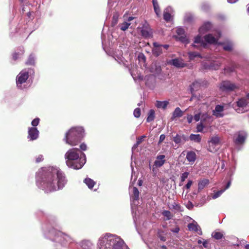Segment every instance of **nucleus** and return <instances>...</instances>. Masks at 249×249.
Here are the masks:
<instances>
[{
  "instance_id": "nucleus-25",
  "label": "nucleus",
  "mask_w": 249,
  "mask_h": 249,
  "mask_svg": "<svg viewBox=\"0 0 249 249\" xmlns=\"http://www.w3.org/2000/svg\"><path fill=\"white\" fill-rule=\"evenodd\" d=\"M142 36L145 38H150L152 36V32L149 28L144 27L141 30Z\"/></svg>"
},
{
  "instance_id": "nucleus-41",
  "label": "nucleus",
  "mask_w": 249,
  "mask_h": 249,
  "mask_svg": "<svg viewBox=\"0 0 249 249\" xmlns=\"http://www.w3.org/2000/svg\"><path fill=\"white\" fill-rule=\"evenodd\" d=\"M173 141L177 144H183L180 134H177L175 137H174Z\"/></svg>"
},
{
  "instance_id": "nucleus-59",
  "label": "nucleus",
  "mask_w": 249,
  "mask_h": 249,
  "mask_svg": "<svg viewBox=\"0 0 249 249\" xmlns=\"http://www.w3.org/2000/svg\"><path fill=\"white\" fill-rule=\"evenodd\" d=\"M194 120L196 122H198V121H199V120H200L201 114L200 113H197V114H195V116H194Z\"/></svg>"
},
{
  "instance_id": "nucleus-12",
  "label": "nucleus",
  "mask_w": 249,
  "mask_h": 249,
  "mask_svg": "<svg viewBox=\"0 0 249 249\" xmlns=\"http://www.w3.org/2000/svg\"><path fill=\"white\" fill-rule=\"evenodd\" d=\"M39 132L36 127H30L28 129L27 138L30 141L36 140L39 136Z\"/></svg>"
},
{
  "instance_id": "nucleus-6",
  "label": "nucleus",
  "mask_w": 249,
  "mask_h": 249,
  "mask_svg": "<svg viewBox=\"0 0 249 249\" xmlns=\"http://www.w3.org/2000/svg\"><path fill=\"white\" fill-rule=\"evenodd\" d=\"M221 36V33L219 31H216L214 33L206 35L204 36V41L201 36L197 35L194 38V43L192 44V46L194 48L200 49V48L202 47L205 48L207 46V43L217 44V41Z\"/></svg>"
},
{
  "instance_id": "nucleus-44",
  "label": "nucleus",
  "mask_w": 249,
  "mask_h": 249,
  "mask_svg": "<svg viewBox=\"0 0 249 249\" xmlns=\"http://www.w3.org/2000/svg\"><path fill=\"white\" fill-rule=\"evenodd\" d=\"M162 214L166 217V220H169L171 219L172 217V214L171 212L169 211L165 210L163 211L162 213Z\"/></svg>"
},
{
  "instance_id": "nucleus-13",
  "label": "nucleus",
  "mask_w": 249,
  "mask_h": 249,
  "mask_svg": "<svg viewBox=\"0 0 249 249\" xmlns=\"http://www.w3.org/2000/svg\"><path fill=\"white\" fill-rule=\"evenodd\" d=\"M132 189L133 194L131 196L132 199V203H131V205H136L137 204H136V202L139 199V192L138 189L135 187H133ZM134 209V206H132V213H133Z\"/></svg>"
},
{
  "instance_id": "nucleus-35",
  "label": "nucleus",
  "mask_w": 249,
  "mask_h": 249,
  "mask_svg": "<svg viewBox=\"0 0 249 249\" xmlns=\"http://www.w3.org/2000/svg\"><path fill=\"white\" fill-rule=\"evenodd\" d=\"M201 85L200 81H196L195 82H193L192 84L190 86V89L191 92L192 93L196 89L200 86Z\"/></svg>"
},
{
  "instance_id": "nucleus-54",
  "label": "nucleus",
  "mask_w": 249,
  "mask_h": 249,
  "mask_svg": "<svg viewBox=\"0 0 249 249\" xmlns=\"http://www.w3.org/2000/svg\"><path fill=\"white\" fill-rule=\"evenodd\" d=\"M43 156L42 155H39L37 156L36 159V161L37 163H39L41 161H42L43 160Z\"/></svg>"
},
{
  "instance_id": "nucleus-39",
  "label": "nucleus",
  "mask_w": 249,
  "mask_h": 249,
  "mask_svg": "<svg viewBox=\"0 0 249 249\" xmlns=\"http://www.w3.org/2000/svg\"><path fill=\"white\" fill-rule=\"evenodd\" d=\"M176 37L178 40L185 44H188L189 43V39L186 37L185 35L176 36Z\"/></svg>"
},
{
  "instance_id": "nucleus-62",
  "label": "nucleus",
  "mask_w": 249,
  "mask_h": 249,
  "mask_svg": "<svg viewBox=\"0 0 249 249\" xmlns=\"http://www.w3.org/2000/svg\"><path fill=\"white\" fill-rule=\"evenodd\" d=\"M20 58L19 56L18 55V53H15L13 54V59L14 60H17Z\"/></svg>"
},
{
  "instance_id": "nucleus-52",
  "label": "nucleus",
  "mask_w": 249,
  "mask_h": 249,
  "mask_svg": "<svg viewBox=\"0 0 249 249\" xmlns=\"http://www.w3.org/2000/svg\"><path fill=\"white\" fill-rule=\"evenodd\" d=\"M189 175V173L187 172H184L182 173L180 177V180L181 182H183L187 178Z\"/></svg>"
},
{
  "instance_id": "nucleus-20",
  "label": "nucleus",
  "mask_w": 249,
  "mask_h": 249,
  "mask_svg": "<svg viewBox=\"0 0 249 249\" xmlns=\"http://www.w3.org/2000/svg\"><path fill=\"white\" fill-rule=\"evenodd\" d=\"M188 228L189 231H193L197 232L199 235L202 234V232L200 229L199 226L196 223H189L188 225Z\"/></svg>"
},
{
  "instance_id": "nucleus-43",
  "label": "nucleus",
  "mask_w": 249,
  "mask_h": 249,
  "mask_svg": "<svg viewBox=\"0 0 249 249\" xmlns=\"http://www.w3.org/2000/svg\"><path fill=\"white\" fill-rule=\"evenodd\" d=\"M193 19V16L190 13H187L185 15L184 17V20L185 22L190 23L192 22Z\"/></svg>"
},
{
  "instance_id": "nucleus-57",
  "label": "nucleus",
  "mask_w": 249,
  "mask_h": 249,
  "mask_svg": "<svg viewBox=\"0 0 249 249\" xmlns=\"http://www.w3.org/2000/svg\"><path fill=\"white\" fill-rule=\"evenodd\" d=\"M87 149V145L85 143H82L80 145V150L83 152V151H86Z\"/></svg>"
},
{
  "instance_id": "nucleus-63",
  "label": "nucleus",
  "mask_w": 249,
  "mask_h": 249,
  "mask_svg": "<svg viewBox=\"0 0 249 249\" xmlns=\"http://www.w3.org/2000/svg\"><path fill=\"white\" fill-rule=\"evenodd\" d=\"M171 231L174 233H178L179 231V228L178 227H176L175 228L171 229Z\"/></svg>"
},
{
  "instance_id": "nucleus-49",
  "label": "nucleus",
  "mask_w": 249,
  "mask_h": 249,
  "mask_svg": "<svg viewBox=\"0 0 249 249\" xmlns=\"http://www.w3.org/2000/svg\"><path fill=\"white\" fill-rule=\"evenodd\" d=\"M40 119L39 118H36L34 119L31 122V124L33 127H36L39 123Z\"/></svg>"
},
{
  "instance_id": "nucleus-64",
  "label": "nucleus",
  "mask_w": 249,
  "mask_h": 249,
  "mask_svg": "<svg viewBox=\"0 0 249 249\" xmlns=\"http://www.w3.org/2000/svg\"><path fill=\"white\" fill-rule=\"evenodd\" d=\"M192 184V181L189 180L187 183L185 185V187L186 189H188L190 188Z\"/></svg>"
},
{
  "instance_id": "nucleus-33",
  "label": "nucleus",
  "mask_w": 249,
  "mask_h": 249,
  "mask_svg": "<svg viewBox=\"0 0 249 249\" xmlns=\"http://www.w3.org/2000/svg\"><path fill=\"white\" fill-rule=\"evenodd\" d=\"M231 65V66H226L224 68V70L228 72H231L234 71L236 68V64L233 62H228Z\"/></svg>"
},
{
  "instance_id": "nucleus-17",
  "label": "nucleus",
  "mask_w": 249,
  "mask_h": 249,
  "mask_svg": "<svg viewBox=\"0 0 249 249\" xmlns=\"http://www.w3.org/2000/svg\"><path fill=\"white\" fill-rule=\"evenodd\" d=\"M165 156L163 155H158L157 157L156 160L154 162V166L156 167L162 166L165 162Z\"/></svg>"
},
{
  "instance_id": "nucleus-19",
  "label": "nucleus",
  "mask_w": 249,
  "mask_h": 249,
  "mask_svg": "<svg viewBox=\"0 0 249 249\" xmlns=\"http://www.w3.org/2000/svg\"><path fill=\"white\" fill-rule=\"evenodd\" d=\"M170 64L178 68H183L186 66V64L182 59L178 58L172 59L170 62Z\"/></svg>"
},
{
  "instance_id": "nucleus-28",
  "label": "nucleus",
  "mask_w": 249,
  "mask_h": 249,
  "mask_svg": "<svg viewBox=\"0 0 249 249\" xmlns=\"http://www.w3.org/2000/svg\"><path fill=\"white\" fill-rule=\"evenodd\" d=\"M189 139L195 142L199 143L201 141V137L199 134H191L189 136Z\"/></svg>"
},
{
  "instance_id": "nucleus-5",
  "label": "nucleus",
  "mask_w": 249,
  "mask_h": 249,
  "mask_svg": "<svg viewBox=\"0 0 249 249\" xmlns=\"http://www.w3.org/2000/svg\"><path fill=\"white\" fill-rule=\"evenodd\" d=\"M85 136V132L83 127H72L66 133L63 141L67 144L75 146L81 141Z\"/></svg>"
},
{
  "instance_id": "nucleus-1",
  "label": "nucleus",
  "mask_w": 249,
  "mask_h": 249,
  "mask_svg": "<svg viewBox=\"0 0 249 249\" xmlns=\"http://www.w3.org/2000/svg\"><path fill=\"white\" fill-rule=\"evenodd\" d=\"M67 181L65 174L56 167H43L36 173V185L46 193L63 189Z\"/></svg>"
},
{
  "instance_id": "nucleus-30",
  "label": "nucleus",
  "mask_w": 249,
  "mask_h": 249,
  "mask_svg": "<svg viewBox=\"0 0 249 249\" xmlns=\"http://www.w3.org/2000/svg\"><path fill=\"white\" fill-rule=\"evenodd\" d=\"M36 62V56L35 55L32 53L31 54L26 62V64L27 65H34L35 64Z\"/></svg>"
},
{
  "instance_id": "nucleus-26",
  "label": "nucleus",
  "mask_w": 249,
  "mask_h": 249,
  "mask_svg": "<svg viewBox=\"0 0 249 249\" xmlns=\"http://www.w3.org/2000/svg\"><path fill=\"white\" fill-rule=\"evenodd\" d=\"M183 115V111L180 109V108L178 107H176L174 111L172 116V120H174L176 118L180 117Z\"/></svg>"
},
{
  "instance_id": "nucleus-48",
  "label": "nucleus",
  "mask_w": 249,
  "mask_h": 249,
  "mask_svg": "<svg viewBox=\"0 0 249 249\" xmlns=\"http://www.w3.org/2000/svg\"><path fill=\"white\" fill-rule=\"evenodd\" d=\"M141 114V111L140 108H136L134 109L133 112V115L135 117L138 118L140 117Z\"/></svg>"
},
{
  "instance_id": "nucleus-8",
  "label": "nucleus",
  "mask_w": 249,
  "mask_h": 249,
  "mask_svg": "<svg viewBox=\"0 0 249 249\" xmlns=\"http://www.w3.org/2000/svg\"><path fill=\"white\" fill-rule=\"evenodd\" d=\"M239 86L230 81H223L219 85V89L221 91L229 92L238 89Z\"/></svg>"
},
{
  "instance_id": "nucleus-47",
  "label": "nucleus",
  "mask_w": 249,
  "mask_h": 249,
  "mask_svg": "<svg viewBox=\"0 0 249 249\" xmlns=\"http://www.w3.org/2000/svg\"><path fill=\"white\" fill-rule=\"evenodd\" d=\"M225 191V189H222L215 193L212 196L213 199H214L219 197Z\"/></svg>"
},
{
  "instance_id": "nucleus-24",
  "label": "nucleus",
  "mask_w": 249,
  "mask_h": 249,
  "mask_svg": "<svg viewBox=\"0 0 249 249\" xmlns=\"http://www.w3.org/2000/svg\"><path fill=\"white\" fill-rule=\"evenodd\" d=\"M186 159L190 162H194L196 160V156L195 152L188 151L186 154Z\"/></svg>"
},
{
  "instance_id": "nucleus-9",
  "label": "nucleus",
  "mask_w": 249,
  "mask_h": 249,
  "mask_svg": "<svg viewBox=\"0 0 249 249\" xmlns=\"http://www.w3.org/2000/svg\"><path fill=\"white\" fill-rule=\"evenodd\" d=\"M247 138V133L244 131H241L235 134L233 138L234 142L236 145L243 144Z\"/></svg>"
},
{
  "instance_id": "nucleus-36",
  "label": "nucleus",
  "mask_w": 249,
  "mask_h": 249,
  "mask_svg": "<svg viewBox=\"0 0 249 249\" xmlns=\"http://www.w3.org/2000/svg\"><path fill=\"white\" fill-rule=\"evenodd\" d=\"M189 59L191 60L194 59L196 57L201 58L200 54L199 53L196 52H190L188 53Z\"/></svg>"
},
{
  "instance_id": "nucleus-61",
  "label": "nucleus",
  "mask_w": 249,
  "mask_h": 249,
  "mask_svg": "<svg viewBox=\"0 0 249 249\" xmlns=\"http://www.w3.org/2000/svg\"><path fill=\"white\" fill-rule=\"evenodd\" d=\"M193 119V117L191 115H188L187 116V122L189 124H190L192 122Z\"/></svg>"
},
{
  "instance_id": "nucleus-27",
  "label": "nucleus",
  "mask_w": 249,
  "mask_h": 249,
  "mask_svg": "<svg viewBox=\"0 0 249 249\" xmlns=\"http://www.w3.org/2000/svg\"><path fill=\"white\" fill-rule=\"evenodd\" d=\"M209 183V180L208 179L204 178L200 180L198 184V189L199 190H201L204 189V188L207 186Z\"/></svg>"
},
{
  "instance_id": "nucleus-11",
  "label": "nucleus",
  "mask_w": 249,
  "mask_h": 249,
  "mask_svg": "<svg viewBox=\"0 0 249 249\" xmlns=\"http://www.w3.org/2000/svg\"><path fill=\"white\" fill-rule=\"evenodd\" d=\"M108 54L111 56L118 63L124 64V58L123 57V53L121 51H109Z\"/></svg>"
},
{
  "instance_id": "nucleus-23",
  "label": "nucleus",
  "mask_w": 249,
  "mask_h": 249,
  "mask_svg": "<svg viewBox=\"0 0 249 249\" xmlns=\"http://www.w3.org/2000/svg\"><path fill=\"white\" fill-rule=\"evenodd\" d=\"M172 11L171 7L168 6L165 9L163 12V18L166 21L170 20L171 18V13Z\"/></svg>"
},
{
  "instance_id": "nucleus-56",
  "label": "nucleus",
  "mask_w": 249,
  "mask_h": 249,
  "mask_svg": "<svg viewBox=\"0 0 249 249\" xmlns=\"http://www.w3.org/2000/svg\"><path fill=\"white\" fill-rule=\"evenodd\" d=\"M165 139V135L164 134H161L160 136L159 141L158 142V145H160L161 144V142H163V141Z\"/></svg>"
},
{
  "instance_id": "nucleus-46",
  "label": "nucleus",
  "mask_w": 249,
  "mask_h": 249,
  "mask_svg": "<svg viewBox=\"0 0 249 249\" xmlns=\"http://www.w3.org/2000/svg\"><path fill=\"white\" fill-rule=\"evenodd\" d=\"M201 8L202 11L207 12L210 9V6L209 3L204 2L201 4Z\"/></svg>"
},
{
  "instance_id": "nucleus-4",
  "label": "nucleus",
  "mask_w": 249,
  "mask_h": 249,
  "mask_svg": "<svg viewBox=\"0 0 249 249\" xmlns=\"http://www.w3.org/2000/svg\"><path fill=\"white\" fill-rule=\"evenodd\" d=\"M44 236L53 242L58 243L62 246H66L68 244L73 243L74 240L71 235L57 231L55 229L52 228L47 229L46 226L43 228Z\"/></svg>"
},
{
  "instance_id": "nucleus-60",
  "label": "nucleus",
  "mask_w": 249,
  "mask_h": 249,
  "mask_svg": "<svg viewBox=\"0 0 249 249\" xmlns=\"http://www.w3.org/2000/svg\"><path fill=\"white\" fill-rule=\"evenodd\" d=\"M208 117V115L207 114H202V115H201V118H200L201 122H200L203 123L205 121L206 119Z\"/></svg>"
},
{
  "instance_id": "nucleus-16",
  "label": "nucleus",
  "mask_w": 249,
  "mask_h": 249,
  "mask_svg": "<svg viewBox=\"0 0 249 249\" xmlns=\"http://www.w3.org/2000/svg\"><path fill=\"white\" fill-rule=\"evenodd\" d=\"M134 17H129L128 18L127 20L126 21H124L122 23L119 24L120 29L124 31L126 30L129 28V27L131 25L132 23L131 22V21L134 20Z\"/></svg>"
},
{
  "instance_id": "nucleus-55",
  "label": "nucleus",
  "mask_w": 249,
  "mask_h": 249,
  "mask_svg": "<svg viewBox=\"0 0 249 249\" xmlns=\"http://www.w3.org/2000/svg\"><path fill=\"white\" fill-rule=\"evenodd\" d=\"M18 55L20 58L23 54L24 53V50L23 47H21L19 48V51L17 52Z\"/></svg>"
},
{
  "instance_id": "nucleus-7",
  "label": "nucleus",
  "mask_w": 249,
  "mask_h": 249,
  "mask_svg": "<svg viewBox=\"0 0 249 249\" xmlns=\"http://www.w3.org/2000/svg\"><path fill=\"white\" fill-rule=\"evenodd\" d=\"M34 70L27 68L22 70L16 77V85L18 89H24L27 88L29 75L34 73Z\"/></svg>"
},
{
  "instance_id": "nucleus-53",
  "label": "nucleus",
  "mask_w": 249,
  "mask_h": 249,
  "mask_svg": "<svg viewBox=\"0 0 249 249\" xmlns=\"http://www.w3.org/2000/svg\"><path fill=\"white\" fill-rule=\"evenodd\" d=\"M214 146V145L209 144V146L208 147V151L212 153L216 152V149L215 148Z\"/></svg>"
},
{
  "instance_id": "nucleus-45",
  "label": "nucleus",
  "mask_w": 249,
  "mask_h": 249,
  "mask_svg": "<svg viewBox=\"0 0 249 249\" xmlns=\"http://www.w3.org/2000/svg\"><path fill=\"white\" fill-rule=\"evenodd\" d=\"M223 48L225 51H230L232 50V44L231 42H228L227 44H223Z\"/></svg>"
},
{
  "instance_id": "nucleus-31",
  "label": "nucleus",
  "mask_w": 249,
  "mask_h": 249,
  "mask_svg": "<svg viewBox=\"0 0 249 249\" xmlns=\"http://www.w3.org/2000/svg\"><path fill=\"white\" fill-rule=\"evenodd\" d=\"M154 11L158 17L160 16V8L157 0H152Z\"/></svg>"
},
{
  "instance_id": "nucleus-40",
  "label": "nucleus",
  "mask_w": 249,
  "mask_h": 249,
  "mask_svg": "<svg viewBox=\"0 0 249 249\" xmlns=\"http://www.w3.org/2000/svg\"><path fill=\"white\" fill-rule=\"evenodd\" d=\"M223 234L220 232L214 231L212 234V236L215 239L219 240L223 237Z\"/></svg>"
},
{
  "instance_id": "nucleus-29",
  "label": "nucleus",
  "mask_w": 249,
  "mask_h": 249,
  "mask_svg": "<svg viewBox=\"0 0 249 249\" xmlns=\"http://www.w3.org/2000/svg\"><path fill=\"white\" fill-rule=\"evenodd\" d=\"M84 182L87 185L89 189H92L96 182L90 178H87L84 180Z\"/></svg>"
},
{
  "instance_id": "nucleus-10",
  "label": "nucleus",
  "mask_w": 249,
  "mask_h": 249,
  "mask_svg": "<svg viewBox=\"0 0 249 249\" xmlns=\"http://www.w3.org/2000/svg\"><path fill=\"white\" fill-rule=\"evenodd\" d=\"M222 64V61L220 59L213 60L210 62H206L203 64L205 69L210 70H218Z\"/></svg>"
},
{
  "instance_id": "nucleus-14",
  "label": "nucleus",
  "mask_w": 249,
  "mask_h": 249,
  "mask_svg": "<svg viewBox=\"0 0 249 249\" xmlns=\"http://www.w3.org/2000/svg\"><path fill=\"white\" fill-rule=\"evenodd\" d=\"M153 46L152 53L155 56H158L162 53V45L160 44L158 42H154Z\"/></svg>"
},
{
  "instance_id": "nucleus-32",
  "label": "nucleus",
  "mask_w": 249,
  "mask_h": 249,
  "mask_svg": "<svg viewBox=\"0 0 249 249\" xmlns=\"http://www.w3.org/2000/svg\"><path fill=\"white\" fill-rule=\"evenodd\" d=\"M170 208L174 210L176 212H182L183 211V209L181 206L175 202L171 204Z\"/></svg>"
},
{
  "instance_id": "nucleus-3",
  "label": "nucleus",
  "mask_w": 249,
  "mask_h": 249,
  "mask_svg": "<svg viewBox=\"0 0 249 249\" xmlns=\"http://www.w3.org/2000/svg\"><path fill=\"white\" fill-rule=\"evenodd\" d=\"M64 158L67 166L76 170L81 169L86 162V155L77 148L69 149L65 154Z\"/></svg>"
},
{
  "instance_id": "nucleus-2",
  "label": "nucleus",
  "mask_w": 249,
  "mask_h": 249,
  "mask_svg": "<svg viewBox=\"0 0 249 249\" xmlns=\"http://www.w3.org/2000/svg\"><path fill=\"white\" fill-rule=\"evenodd\" d=\"M99 249H129L124 240L116 234L106 233L99 238Z\"/></svg>"
},
{
  "instance_id": "nucleus-58",
  "label": "nucleus",
  "mask_w": 249,
  "mask_h": 249,
  "mask_svg": "<svg viewBox=\"0 0 249 249\" xmlns=\"http://www.w3.org/2000/svg\"><path fill=\"white\" fill-rule=\"evenodd\" d=\"M186 207L189 209L191 210L194 207V205L192 202L190 201H188V203L186 205Z\"/></svg>"
},
{
  "instance_id": "nucleus-22",
  "label": "nucleus",
  "mask_w": 249,
  "mask_h": 249,
  "mask_svg": "<svg viewBox=\"0 0 249 249\" xmlns=\"http://www.w3.org/2000/svg\"><path fill=\"white\" fill-rule=\"evenodd\" d=\"M80 246L83 249H93L94 245L89 240H83L80 243Z\"/></svg>"
},
{
  "instance_id": "nucleus-38",
  "label": "nucleus",
  "mask_w": 249,
  "mask_h": 249,
  "mask_svg": "<svg viewBox=\"0 0 249 249\" xmlns=\"http://www.w3.org/2000/svg\"><path fill=\"white\" fill-rule=\"evenodd\" d=\"M145 137V136L143 135V136H142L141 137L138 138L137 139L136 143L135 144H134V145L133 146V147H132V153L133 152V151L134 150V149H136L138 146V145L142 142V141H143V139Z\"/></svg>"
},
{
  "instance_id": "nucleus-37",
  "label": "nucleus",
  "mask_w": 249,
  "mask_h": 249,
  "mask_svg": "<svg viewBox=\"0 0 249 249\" xmlns=\"http://www.w3.org/2000/svg\"><path fill=\"white\" fill-rule=\"evenodd\" d=\"M219 142V139L217 136H214L213 137L210 141H209V144H212V145H217Z\"/></svg>"
},
{
  "instance_id": "nucleus-34",
  "label": "nucleus",
  "mask_w": 249,
  "mask_h": 249,
  "mask_svg": "<svg viewBox=\"0 0 249 249\" xmlns=\"http://www.w3.org/2000/svg\"><path fill=\"white\" fill-rule=\"evenodd\" d=\"M168 104H169V102L167 101H157L156 105L158 108H161L165 109L166 108Z\"/></svg>"
},
{
  "instance_id": "nucleus-51",
  "label": "nucleus",
  "mask_w": 249,
  "mask_h": 249,
  "mask_svg": "<svg viewBox=\"0 0 249 249\" xmlns=\"http://www.w3.org/2000/svg\"><path fill=\"white\" fill-rule=\"evenodd\" d=\"M204 125L203 124V123L200 122L199 124H197L196 126L197 131L201 132L203 131Z\"/></svg>"
},
{
  "instance_id": "nucleus-18",
  "label": "nucleus",
  "mask_w": 249,
  "mask_h": 249,
  "mask_svg": "<svg viewBox=\"0 0 249 249\" xmlns=\"http://www.w3.org/2000/svg\"><path fill=\"white\" fill-rule=\"evenodd\" d=\"M223 110V106L217 105L215 106V109L213 111V115L216 117H222L223 116V114L222 113Z\"/></svg>"
},
{
  "instance_id": "nucleus-42",
  "label": "nucleus",
  "mask_w": 249,
  "mask_h": 249,
  "mask_svg": "<svg viewBox=\"0 0 249 249\" xmlns=\"http://www.w3.org/2000/svg\"><path fill=\"white\" fill-rule=\"evenodd\" d=\"M155 112L153 110L151 109L148 112V115L146 119L147 122H150L152 121L154 119Z\"/></svg>"
},
{
  "instance_id": "nucleus-15",
  "label": "nucleus",
  "mask_w": 249,
  "mask_h": 249,
  "mask_svg": "<svg viewBox=\"0 0 249 249\" xmlns=\"http://www.w3.org/2000/svg\"><path fill=\"white\" fill-rule=\"evenodd\" d=\"M237 106L239 107L242 108L244 109L243 111L247 110L246 109L248 107H249V102H248L247 100L245 98H241L239 99L237 102Z\"/></svg>"
},
{
  "instance_id": "nucleus-50",
  "label": "nucleus",
  "mask_w": 249,
  "mask_h": 249,
  "mask_svg": "<svg viewBox=\"0 0 249 249\" xmlns=\"http://www.w3.org/2000/svg\"><path fill=\"white\" fill-rule=\"evenodd\" d=\"M176 33L177 34V36H182L184 35L185 31L182 28H178L176 30Z\"/></svg>"
},
{
  "instance_id": "nucleus-21",
  "label": "nucleus",
  "mask_w": 249,
  "mask_h": 249,
  "mask_svg": "<svg viewBox=\"0 0 249 249\" xmlns=\"http://www.w3.org/2000/svg\"><path fill=\"white\" fill-rule=\"evenodd\" d=\"M212 26L211 22H206L199 28V33L200 34H203L208 31L212 28Z\"/></svg>"
}]
</instances>
